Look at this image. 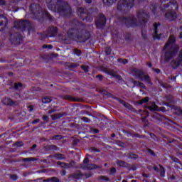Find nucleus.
Segmentation results:
<instances>
[{"instance_id": "nucleus-1", "label": "nucleus", "mask_w": 182, "mask_h": 182, "mask_svg": "<svg viewBox=\"0 0 182 182\" xmlns=\"http://www.w3.org/2000/svg\"><path fill=\"white\" fill-rule=\"evenodd\" d=\"M73 23L76 25L75 28H70L68 32V36L72 41L79 43H83L88 39H90V32L86 30V26L75 20Z\"/></svg>"}, {"instance_id": "nucleus-2", "label": "nucleus", "mask_w": 182, "mask_h": 182, "mask_svg": "<svg viewBox=\"0 0 182 182\" xmlns=\"http://www.w3.org/2000/svg\"><path fill=\"white\" fill-rule=\"evenodd\" d=\"M136 16L139 21H137V18L132 14L127 17H119V21L124 26H127V28H136V26L141 24V22L146 23L147 21H149V14L143 10L137 11Z\"/></svg>"}, {"instance_id": "nucleus-3", "label": "nucleus", "mask_w": 182, "mask_h": 182, "mask_svg": "<svg viewBox=\"0 0 182 182\" xmlns=\"http://www.w3.org/2000/svg\"><path fill=\"white\" fill-rule=\"evenodd\" d=\"M48 9L60 14L61 16H68L72 14V9L65 0H46Z\"/></svg>"}, {"instance_id": "nucleus-4", "label": "nucleus", "mask_w": 182, "mask_h": 182, "mask_svg": "<svg viewBox=\"0 0 182 182\" xmlns=\"http://www.w3.org/2000/svg\"><path fill=\"white\" fill-rule=\"evenodd\" d=\"M176 37L173 35L170 36L167 43L164 47V50H165V62H170L174 56L177 55L178 52V46L176 44Z\"/></svg>"}, {"instance_id": "nucleus-5", "label": "nucleus", "mask_w": 182, "mask_h": 182, "mask_svg": "<svg viewBox=\"0 0 182 182\" xmlns=\"http://www.w3.org/2000/svg\"><path fill=\"white\" fill-rule=\"evenodd\" d=\"M164 1L161 2V6L166 9L168 8V11L165 14V17L168 19V21H176L177 19V13L174 11L178 9V4L176 0H161Z\"/></svg>"}, {"instance_id": "nucleus-6", "label": "nucleus", "mask_w": 182, "mask_h": 182, "mask_svg": "<svg viewBox=\"0 0 182 182\" xmlns=\"http://www.w3.org/2000/svg\"><path fill=\"white\" fill-rule=\"evenodd\" d=\"M14 28H16V29H19L22 32L28 31V33L35 31V26H33V24L31 23L29 20H21L15 21Z\"/></svg>"}, {"instance_id": "nucleus-7", "label": "nucleus", "mask_w": 182, "mask_h": 182, "mask_svg": "<svg viewBox=\"0 0 182 182\" xmlns=\"http://www.w3.org/2000/svg\"><path fill=\"white\" fill-rule=\"evenodd\" d=\"M131 73L137 79H140V80H143L144 79V80H145V82H146V83L149 85H151V86L153 85L150 75L144 74V71L143 70L139 68H132L131 70Z\"/></svg>"}, {"instance_id": "nucleus-8", "label": "nucleus", "mask_w": 182, "mask_h": 182, "mask_svg": "<svg viewBox=\"0 0 182 182\" xmlns=\"http://www.w3.org/2000/svg\"><path fill=\"white\" fill-rule=\"evenodd\" d=\"M77 13L81 21H86L87 22H92L93 21V17L92 15L87 12V10L82 7H79L77 9Z\"/></svg>"}, {"instance_id": "nucleus-9", "label": "nucleus", "mask_w": 182, "mask_h": 182, "mask_svg": "<svg viewBox=\"0 0 182 182\" xmlns=\"http://www.w3.org/2000/svg\"><path fill=\"white\" fill-rule=\"evenodd\" d=\"M134 0H120L118 2L117 9L119 11H129L130 8H133Z\"/></svg>"}, {"instance_id": "nucleus-10", "label": "nucleus", "mask_w": 182, "mask_h": 182, "mask_svg": "<svg viewBox=\"0 0 182 182\" xmlns=\"http://www.w3.org/2000/svg\"><path fill=\"white\" fill-rule=\"evenodd\" d=\"M58 28L56 26H50L48 28L46 32L41 34V38L45 39L46 38H54L58 35Z\"/></svg>"}, {"instance_id": "nucleus-11", "label": "nucleus", "mask_w": 182, "mask_h": 182, "mask_svg": "<svg viewBox=\"0 0 182 182\" xmlns=\"http://www.w3.org/2000/svg\"><path fill=\"white\" fill-rule=\"evenodd\" d=\"M9 41L12 45H21L23 42L22 36L19 33H12L9 36Z\"/></svg>"}, {"instance_id": "nucleus-12", "label": "nucleus", "mask_w": 182, "mask_h": 182, "mask_svg": "<svg viewBox=\"0 0 182 182\" xmlns=\"http://www.w3.org/2000/svg\"><path fill=\"white\" fill-rule=\"evenodd\" d=\"M106 16L103 14H100L95 19V26L98 29H102L106 26Z\"/></svg>"}, {"instance_id": "nucleus-13", "label": "nucleus", "mask_w": 182, "mask_h": 182, "mask_svg": "<svg viewBox=\"0 0 182 182\" xmlns=\"http://www.w3.org/2000/svg\"><path fill=\"white\" fill-rule=\"evenodd\" d=\"M30 10L31 14H33L36 18H38L42 12V8L39 4H32L30 6Z\"/></svg>"}, {"instance_id": "nucleus-14", "label": "nucleus", "mask_w": 182, "mask_h": 182, "mask_svg": "<svg viewBox=\"0 0 182 182\" xmlns=\"http://www.w3.org/2000/svg\"><path fill=\"white\" fill-rule=\"evenodd\" d=\"M83 176L85 177V178H89V177H92V173L82 174L80 171H77L75 173L71 175L73 178H81V177Z\"/></svg>"}, {"instance_id": "nucleus-15", "label": "nucleus", "mask_w": 182, "mask_h": 182, "mask_svg": "<svg viewBox=\"0 0 182 182\" xmlns=\"http://www.w3.org/2000/svg\"><path fill=\"white\" fill-rule=\"evenodd\" d=\"M8 25V18L4 15H0V31H4Z\"/></svg>"}, {"instance_id": "nucleus-16", "label": "nucleus", "mask_w": 182, "mask_h": 182, "mask_svg": "<svg viewBox=\"0 0 182 182\" xmlns=\"http://www.w3.org/2000/svg\"><path fill=\"white\" fill-rule=\"evenodd\" d=\"M3 103L6 106H18V105H19V102L14 101L12 99L8 97H5L3 100Z\"/></svg>"}, {"instance_id": "nucleus-17", "label": "nucleus", "mask_w": 182, "mask_h": 182, "mask_svg": "<svg viewBox=\"0 0 182 182\" xmlns=\"http://www.w3.org/2000/svg\"><path fill=\"white\" fill-rule=\"evenodd\" d=\"M62 99L69 100V102H83V99L75 97L72 95H63Z\"/></svg>"}, {"instance_id": "nucleus-18", "label": "nucleus", "mask_w": 182, "mask_h": 182, "mask_svg": "<svg viewBox=\"0 0 182 182\" xmlns=\"http://www.w3.org/2000/svg\"><path fill=\"white\" fill-rule=\"evenodd\" d=\"M82 168H83V170H86V168L87 170H95L96 168H102V166H97L96 164H87V166H81Z\"/></svg>"}, {"instance_id": "nucleus-19", "label": "nucleus", "mask_w": 182, "mask_h": 182, "mask_svg": "<svg viewBox=\"0 0 182 182\" xmlns=\"http://www.w3.org/2000/svg\"><path fill=\"white\" fill-rule=\"evenodd\" d=\"M159 26H160V23H155L154 24V33L153 34L154 39H160V35H159L157 31V28H159Z\"/></svg>"}, {"instance_id": "nucleus-20", "label": "nucleus", "mask_w": 182, "mask_h": 182, "mask_svg": "<svg viewBox=\"0 0 182 182\" xmlns=\"http://www.w3.org/2000/svg\"><path fill=\"white\" fill-rule=\"evenodd\" d=\"M63 116H66L65 112L54 114L50 115V117L52 120H58L59 119H61V117H63Z\"/></svg>"}, {"instance_id": "nucleus-21", "label": "nucleus", "mask_w": 182, "mask_h": 182, "mask_svg": "<svg viewBox=\"0 0 182 182\" xmlns=\"http://www.w3.org/2000/svg\"><path fill=\"white\" fill-rule=\"evenodd\" d=\"M104 72H105V73H107V75H109V76H112V77H114V76L117 73V71H115L113 69H110V68H105Z\"/></svg>"}, {"instance_id": "nucleus-22", "label": "nucleus", "mask_w": 182, "mask_h": 182, "mask_svg": "<svg viewBox=\"0 0 182 182\" xmlns=\"http://www.w3.org/2000/svg\"><path fill=\"white\" fill-rule=\"evenodd\" d=\"M45 151H50L52 150H58V148L56 145H46L43 147Z\"/></svg>"}, {"instance_id": "nucleus-23", "label": "nucleus", "mask_w": 182, "mask_h": 182, "mask_svg": "<svg viewBox=\"0 0 182 182\" xmlns=\"http://www.w3.org/2000/svg\"><path fill=\"white\" fill-rule=\"evenodd\" d=\"M145 109H149L150 112H156L159 109V107L156 105V102H153L151 105L145 107Z\"/></svg>"}, {"instance_id": "nucleus-24", "label": "nucleus", "mask_w": 182, "mask_h": 182, "mask_svg": "<svg viewBox=\"0 0 182 182\" xmlns=\"http://www.w3.org/2000/svg\"><path fill=\"white\" fill-rule=\"evenodd\" d=\"M63 167L64 168H72V167L75 166V161H71L69 164L64 163L63 164Z\"/></svg>"}, {"instance_id": "nucleus-25", "label": "nucleus", "mask_w": 182, "mask_h": 182, "mask_svg": "<svg viewBox=\"0 0 182 182\" xmlns=\"http://www.w3.org/2000/svg\"><path fill=\"white\" fill-rule=\"evenodd\" d=\"M60 180L58 177L48 178L43 181V182H59Z\"/></svg>"}, {"instance_id": "nucleus-26", "label": "nucleus", "mask_w": 182, "mask_h": 182, "mask_svg": "<svg viewBox=\"0 0 182 182\" xmlns=\"http://www.w3.org/2000/svg\"><path fill=\"white\" fill-rule=\"evenodd\" d=\"M53 157L58 160H64V159H66V156L62 154H55L53 155Z\"/></svg>"}, {"instance_id": "nucleus-27", "label": "nucleus", "mask_w": 182, "mask_h": 182, "mask_svg": "<svg viewBox=\"0 0 182 182\" xmlns=\"http://www.w3.org/2000/svg\"><path fill=\"white\" fill-rule=\"evenodd\" d=\"M117 166H119V167H127V163L124 161H117Z\"/></svg>"}, {"instance_id": "nucleus-28", "label": "nucleus", "mask_w": 182, "mask_h": 182, "mask_svg": "<svg viewBox=\"0 0 182 182\" xmlns=\"http://www.w3.org/2000/svg\"><path fill=\"white\" fill-rule=\"evenodd\" d=\"M51 102H52V97H44L42 99L43 103H50Z\"/></svg>"}, {"instance_id": "nucleus-29", "label": "nucleus", "mask_w": 182, "mask_h": 182, "mask_svg": "<svg viewBox=\"0 0 182 182\" xmlns=\"http://www.w3.org/2000/svg\"><path fill=\"white\" fill-rule=\"evenodd\" d=\"M149 97H146L145 98H143L138 101V105H143V103H147L149 102Z\"/></svg>"}, {"instance_id": "nucleus-30", "label": "nucleus", "mask_w": 182, "mask_h": 182, "mask_svg": "<svg viewBox=\"0 0 182 182\" xmlns=\"http://www.w3.org/2000/svg\"><path fill=\"white\" fill-rule=\"evenodd\" d=\"M104 4H105V5H112V4H114V2H116V1L117 0H102Z\"/></svg>"}, {"instance_id": "nucleus-31", "label": "nucleus", "mask_w": 182, "mask_h": 182, "mask_svg": "<svg viewBox=\"0 0 182 182\" xmlns=\"http://www.w3.org/2000/svg\"><path fill=\"white\" fill-rule=\"evenodd\" d=\"M23 161H38V159L36 158H23L22 159Z\"/></svg>"}, {"instance_id": "nucleus-32", "label": "nucleus", "mask_w": 182, "mask_h": 182, "mask_svg": "<svg viewBox=\"0 0 182 182\" xmlns=\"http://www.w3.org/2000/svg\"><path fill=\"white\" fill-rule=\"evenodd\" d=\"M62 139V135H55L50 138V140H60Z\"/></svg>"}, {"instance_id": "nucleus-33", "label": "nucleus", "mask_w": 182, "mask_h": 182, "mask_svg": "<svg viewBox=\"0 0 182 182\" xmlns=\"http://www.w3.org/2000/svg\"><path fill=\"white\" fill-rule=\"evenodd\" d=\"M19 87H22V83H21V82L14 83V89L16 90H19Z\"/></svg>"}, {"instance_id": "nucleus-34", "label": "nucleus", "mask_w": 182, "mask_h": 182, "mask_svg": "<svg viewBox=\"0 0 182 182\" xmlns=\"http://www.w3.org/2000/svg\"><path fill=\"white\" fill-rule=\"evenodd\" d=\"M79 66V64L73 63L68 65V68H70L71 69H75V68H77Z\"/></svg>"}, {"instance_id": "nucleus-35", "label": "nucleus", "mask_w": 182, "mask_h": 182, "mask_svg": "<svg viewBox=\"0 0 182 182\" xmlns=\"http://www.w3.org/2000/svg\"><path fill=\"white\" fill-rule=\"evenodd\" d=\"M81 69L85 72V73H87L89 72V66L87 65H81Z\"/></svg>"}, {"instance_id": "nucleus-36", "label": "nucleus", "mask_w": 182, "mask_h": 182, "mask_svg": "<svg viewBox=\"0 0 182 182\" xmlns=\"http://www.w3.org/2000/svg\"><path fill=\"white\" fill-rule=\"evenodd\" d=\"M73 52H74L75 55H77L78 56H80V55H82V51L77 48H75L73 50Z\"/></svg>"}, {"instance_id": "nucleus-37", "label": "nucleus", "mask_w": 182, "mask_h": 182, "mask_svg": "<svg viewBox=\"0 0 182 182\" xmlns=\"http://www.w3.org/2000/svg\"><path fill=\"white\" fill-rule=\"evenodd\" d=\"M159 167H160V171H159V173L161 174V176H164V173H166V171H164V168L163 167V166L161 165H159Z\"/></svg>"}, {"instance_id": "nucleus-38", "label": "nucleus", "mask_w": 182, "mask_h": 182, "mask_svg": "<svg viewBox=\"0 0 182 182\" xmlns=\"http://www.w3.org/2000/svg\"><path fill=\"white\" fill-rule=\"evenodd\" d=\"M105 53L106 55H110L112 53V48L110 47L105 48Z\"/></svg>"}, {"instance_id": "nucleus-39", "label": "nucleus", "mask_w": 182, "mask_h": 182, "mask_svg": "<svg viewBox=\"0 0 182 182\" xmlns=\"http://www.w3.org/2000/svg\"><path fill=\"white\" fill-rule=\"evenodd\" d=\"M114 77H116V79H117V80H120V82H124L123 78H122V77L119 75L117 73L115 74Z\"/></svg>"}, {"instance_id": "nucleus-40", "label": "nucleus", "mask_w": 182, "mask_h": 182, "mask_svg": "<svg viewBox=\"0 0 182 182\" xmlns=\"http://www.w3.org/2000/svg\"><path fill=\"white\" fill-rule=\"evenodd\" d=\"M89 164V158H85L82 166H87Z\"/></svg>"}, {"instance_id": "nucleus-41", "label": "nucleus", "mask_w": 182, "mask_h": 182, "mask_svg": "<svg viewBox=\"0 0 182 182\" xmlns=\"http://www.w3.org/2000/svg\"><path fill=\"white\" fill-rule=\"evenodd\" d=\"M138 86L140 87V89H146V85L141 82H139Z\"/></svg>"}, {"instance_id": "nucleus-42", "label": "nucleus", "mask_w": 182, "mask_h": 182, "mask_svg": "<svg viewBox=\"0 0 182 182\" xmlns=\"http://www.w3.org/2000/svg\"><path fill=\"white\" fill-rule=\"evenodd\" d=\"M100 180H105V181H110V178H109L107 176H100Z\"/></svg>"}, {"instance_id": "nucleus-43", "label": "nucleus", "mask_w": 182, "mask_h": 182, "mask_svg": "<svg viewBox=\"0 0 182 182\" xmlns=\"http://www.w3.org/2000/svg\"><path fill=\"white\" fill-rule=\"evenodd\" d=\"M81 120H82L83 122H85V123L90 122V120L89 119V118H87L86 117H81Z\"/></svg>"}, {"instance_id": "nucleus-44", "label": "nucleus", "mask_w": 182, "mask_h": 182, "mask_svg": "<svg viewBox=\"0 0 182 182\" xmlns=\"http://www.w3.org/2000/svg\"><path fill=\"white\" fill-rule=\"evenodd\" d=\"M48 49H52V48H53V46H52V45H43V49H48Z\"/></svg>"}, {"instance_id": "nucleus-45", "label": "nucleus", "mask_w": 182, "mask_h": 182, "mask_svg": "<svg viewBox=\"0 0 182 182\" xmlns=\"http://www.w3.org/2000/svg\"><path fill=\"white\" fill-rule=\"evenodd\" d=\"M148 153H149L150 154H151V156H153V157H156V153H154V151L149 149H148Z\"/></svg>"}, {"instance_id": "nucleus-46", "label": "nucleus", "mask_w": 182, "mask_h": 182, "mask_svg": "<svg viewBox=\"0 0 182 182\" xmlns=\"http://www.w3.org/2000/svg\"><path fill=\"white\" fill-rule=\"evenodd\" d=\"M117 144H118V146H119V147H124V146H126V144H124L120 141H117Z\"/></svg>"}, {"instance_id": "nucleus-47", "label": "nucleus", "mask_w": 182, "mask_h": 182, "mask_svg": "<svg viewBox=\"0 0 182 182\" xmlns=\"http://www.w3.org/2000/svg\"><path fill=\"white\" fill-rule=\"evenodd\" d=\"M128 156H129L131 159H137V155L134 154H129Z\"/></svg>"}, {"instance_id": "nucleus-48", "label": "nucleus", "mask_w": 182, "mask_h": 182, "mask_svg": "<svg viewBox=\"0 0 182 182\" xmlns=\"http://www.w3.org/2000/svg\"><path fill=\"white\" fill-rule=\"evenodd\" d=\"M132 82L134 83V86H139V83L140 82V81H136L135 80H132Z\"/></svg>"}, {"instance_id": "nucleus-49", "label": "nucleus", "mask_w": 182, "mask_h": 182, "mask_svg": "<svg viewBox=\"0 0 182 182\" xmlns=\"http://www.w3.org/2000/svg\"><path fill=\"white\" fill-rule=\"evenodd\" d=\"M10 178H11V180H17L18 179V176L13 174L10 176Z\"/></svg>"}, {"instance_id": "nucleus-50", "label": "nucleus", "mask_w": 182, "mask_h": 182, "mask_svg": "<svg viewBox=\"0 0 182 182\" xmlns=\"http://www.w3.org/2000/svg\"><path fill=\"white\" fill-rule=\"evenodd\" d=\"M96 79H99V80L102 82V80H103V75H96Z\"/></svg>"}, {"instance_id": "nucleus-51", "label": "nucleus", "mask_w": 182, "mask_h": 182, "mask_svg": "<svg viewBox=\"0 0 182 182\" xmlns=\"http://www.w3.org/2000/svg\"><path fill=\"white\" fill-rule=\"evenodd\" d=\"M43 120L44 122H49V117L46 116V115H43Z\"/></svg>"}, {"instance_id": "nucleus-52", "label": "nucleus", "mask_w": 182, "mask_h": 182, "mask_svg": "<svg viewBox=\"0 0 182 182\" xmlns=\"http://www.w3.org/2000/svg\"><path fill=\"white\" fill-rule=\"evenodd\" d=\"M172 160L175 161V163H179L180 164H181V162L180 161V160H178V159L176 157H172Z\"/></svg>"}, {"instance_id": "nucleus-53", "label": "nucleus", "mask_w": 182, "mask_h": 182, "mask_svg": "<svg viewBox=\"0 0 182 182\" xmlns=\"http://www.w3.org/2000/svg\"><path fill=\"white\" fill-rule=\"evenodd\" d=\"M116 171H117L116 168L112 167V168H110L111 174H114V173H116Z\"/></svg>"}, {"instance_id": "nucleus-54", "label": "nucleus", "mask_w": 182, "mask_h": 182, "mask_svg": "<svg viewBox=\"0 0 182 182\" xmlns=\"http://www.w3.org/2000/svg\"><path fill=\"white\" fill-rule=\"evenodd\" d=\"M15 144L17 147H21V146H23V143L22 141L16 142Z\"/></svg>"}, {"instance_id": "nucleus-55", "label": "nucleus", "mask_w": 182, "mask_h": 182, "mask_svg": "<svg viewBox=\"0 0 182 182\" xmlns=\"http://www.w3.org/2000/svg\"><path fill=\"white\" fill-rule=\"evenodd\" d=\"M39 122H41V119H36L32 122L33 124H36V123H39Z\"/></svg>"}, {"instance_id": "nucleus-56", "label": "nucleus", "mask_w": 182, "mask_h": 182, "mask_svg": "<svg viewBox=\"0 0 182 182\" xmlns=\"http://www.w3.org/2000/svg\"><path fill=\"white\" fill-rule=\"evenodd\" d=\"M55 112H56V109H50L48 110V114H52V113H55Z\"/></svg>"}, {"instance_id": "nucleus-57", "label": "nucleus", "mask_w": 182, "mask_h": 182, "mask_svg": "<svg viewBox=\"0 0 182 182\" xmlns=\"http://www.w3.org/2000/svg\"><path fill=\"white\" fill-rule=\"evenodd\" d=\"M152 70H154V72H156V73H160L161 70L159 68H152Z\"/></svg>"}, {"instance_id": "nucleus-58", "label": "nucleus", "mask_w": 182, "mask_h": 182, "mask_svg": "<svg viewBox=\"0 0 182 182\" xmlns=\"http://www.w3.org/2000/svg\"><path fill=\"white\" fill-rule=\"evenodd\" d=\"M6 1L5 0H0V5H6Z\"/></svg>"}, {"instance_id": "nucleus-59", "label": "nucleus", "mask_w": 182, "mask_h": 182, "mask_svg": "<svg viewBox=\"0 0 182 182\" xmlns=\"http://www.w3.org/2000/svg\"><path fill=\"white\" fill-rule=\"evenodd\" d=\"M143 177H145V178H147L150 175L146 173H142Z\"/></svg>"}, {"instance_id": "nucleus-60", "label": "nucleus", "mask_w": 182, "mask_h": 182, "mask_svg": "<svg viewBox=\"0 0 182 182\" xmlns=\"http://www.w3.org/2000/svg\"><path fill=\"white\" fill-rule=\"evenodd\" d=\"M90 150H91V151H99V149H96L95 147L90 148Z\"/></svg>"}, {"instance_id": "nucleus-61", "label": "nucleus", "mask_w": 182, "mask_h": 182, "mask_svg": "<svg viewBox=\"0 0 182 182\" xmlns=\"http://www.w3.org/2000/svg\"><path fill=\"white\" fill-rule=\"evenodd\" d=\"M57 164H58V166H62L63 167V164H65V162L58 161Z\"/></svg>"}, {"instance_id": "nucleus-62", "label": "nucleus", "mask_w": 182, "mask_h": 182, "mask_svg": "<svg viewBox=\"0 0 182 182\" xmlns=\"http://www.w3.org/2000/svg\"><path fill=\"white\" fill-rule=\"evenodd\" d=\"M142 37L144 38V39H147V35L146 34V33L142 32Z\"/></svg>"}, {"instance_id": "nucleus-63", "label": "nucleus", "mask_w": 182, "mask_h": 182, "mask_svg": "<svg viewBox=\"0 0 182 182\" xmlns=\"http://www.w3.org/2000/svg\"><path fill=\"white\" fill-rule=\"evenodd\" d=\"M28 109H29V112H32V110H33V105H29Z\"/></svg>"}, {"instance_id": "nucleus-64", "label": "nucleus", "mask_w": 182, "mask_h": 182, "mask_svg": "<svg viewBox=\"0 0 182 182\" xmlns=\"http://www.w3.org/2000/svg\"><path fill=\"white\" fill-rule=\"evenodd\" d=\"M146 65H147V66H149V68H152V66H153V65L151 64V62L146 63Z\"/></svg>"}]
</instances>
